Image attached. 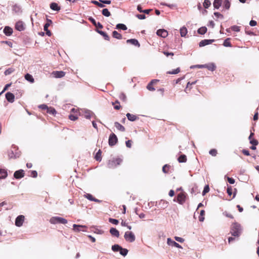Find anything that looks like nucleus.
I'll return each mask as SVG.
<instances>
[{
  "mask_svg": "<svg viewBox=\"0 0 259 259\" xmlns=\"http://www.w3.org/2000/svg\"><path fill=\"white\" fill-rule=\"evenodd\" d=\"M241 226L237 223L232 224L231 227V233L234 237H239L241 234Z\"/></svg>",
  "mask_w": 259,
  "mask_h": 259,
  "instance_id": "nucleus-1",
  "label": "nucleus"
},
{
  "mask_svg": "<svg viewBox=\"0 0 259 259\" xmlns=\"http://www.w3.org/2000/svg\"><path fill=\"white\" fill-rule=\"evenodd\" d=\"M122 160L119 158H113L110 159L108 162V166L110 168H113L119 165Z\"/></svg>",
  "mask_w": 259,
  "mask_h": 259,
  "instance_id": "nucleus-2",
  "label": "nucleus"
},
{
  "mask_svg": "<svg viewBox=\"0 0 259 259\" xmlns=\"http://www.w3.org/2000/svg\"><path fill=\"white\" fill-rule=\"evenodd\" d=\"M50 222L52 224H66L67 223V220L64 218L59 217H54L50 219Z\"/></svg>",
  "mask_w": 259,
  "mask_h": 259,
  "instance_id": "nucleus-3",
  "label": "nucleus"
},
{
  "mask_svg": "<svg viewBox=\"0 0 259 259\" xmlns=\"http://www.w3.org/2000/svg\"><path fill=\"white\" fill-rule=\"evenodd\" d=\"M186 194L184 192H181L178 194L177 197V201L180 204H183L186 201Z\"/></svg>",
  "mask_w": 259,
  "mask_h": 259,
  "instance_id": "nucleus-4",
  "label": "nucleus"
},
{
  "mask_svg": "<svg viewBox=\"0 0 259 259\" xmlns=\"http://www.w3.org/2000/svg\"><path fill=\"white\" fill-rule=\"evenodd\" d=\"M124 237L127 241L130 242H134L136 239L135 235L130 231H127L125 233Z\"/></svg>",
  "mask_w": 259,
  "mask_h": 259,
  "instance_id": "nucleus-5",
  "label": "nucleus"
},
{
  "mask_svg": "<svg viewBox=\"0 0 259 259\" xmlns=\"http://www.w3.org/2000/svg\"><path fill=\"white\" fill-rule=\"evenodd\" d=\"M117 141L118 139L114 133L111 134L108 140L109 145L110 146H114L117 143Z\"/></svg>",
  "mask_w": 259,
  "mask_h": 259,
  "instance_id": "nucleus-6",
  "label": "nucleus"
},
{
  "mask_svg": "<svg viewBox=\"0 0 259 259\" xmlns=\"http://www.w3.org/2000/svg\"><path fill=\"white\" fill-rule=\"evenodd\" d=\"M25 219V217L23 215L18 216L15 220V225L17 227H21L22 226Z\"/></svg>",
  "mask_w": 259,
  "mask_h": 259,
  "instance_id": "nucleus-7",
  "label": "nucleus"
},
{
  "mask_svg": "<svg viewBox=\"0 0 259 259\" xmlns=\"http://www.w3.org/2000/svg\"><path fill=\"white\" fill-rule=\"evenodd\" d=\"M52 74L55 78H62L65 75L66 73L63 71H54Z\"/></svg>",
  "mask_w": 259,
  "mask_h": 259,
  "instance_id": "nucleus-8",
  "label": "nucleus"
},
{
  "mask_svg": "<svg viewBox=\"0 0 259 259\" xmlns=\"http://www.w3.org/2000/svg\"><path fill=\"white\" fill-rule=\"evenodd\" d=\"M24 171L22 169H20L16 171L14 174V177L16 179H19L24 177Z\"/></svg>",
  "mask_w": 259,
  "mask_h": 259,
  "instance_id": "nucleus-9",
  "label": "nucleus"
},
{
  "mask_svg": "<svg viewBox=\"0 0 259 259\" xmlns=\"http://www.w3.org/2000/svg\"><path fill=\"white\" fill-rule=\"evenodd\" d=\"M71 112L74 113V114H70L69 116V118L73 121H75L78 118V112L75 108H72L71 110Z\"/></svg>",
  "mask_w": 259,
  "mask_h": 259,
  "instance_id": "nucleus-10",
  "label": "nucleus"
},
{
  "mask_svg": "<svg viewBox=\"0 0 259 259\" xmlns=\"http://www.w3.org/2000/svg\"><path fill=\"white\" fill-rule=\"evenodd\" d=\"M156 34L158 36H160L163 38H165L168 35V32L167 31V30L164 29H160L157 31Z\"/></svg>",
  "mask_w": 259,
  "mask_h": 259,
  "instance_id": "nucleus-11",
  "label": "nucleus"
},
{
  "mask_svg": "<svg viewBox=\"0 0 259 259\" xmlns=\"http://www.w3.org/2000/svg\"><path fill=\"white\" fill-rule=\"evenodd\" d=\"M159 81V80L153 79L151 80L147 85V89L150 91H154L155 89L153 88V85Z\"/></svg>",
  "mask_w": 259,
  "mask_h": 259,
  "instance_id": "nucleus-12",
  "label": "nucleus"
},
{
  "mask_svg": "<svg viewBox=\"0 0 259 259\" xmlns=\"http://www.w3.org/2000/svg\"><path fill=\"white\" fill-rule=\"evenodd\" d=\"M214 41V39H203L199 42V46L200 47H204L205 46L211 44Z\"/></svg>",
  "mask_w": 259,
  "mask_h": 259,
  "instance_id": "nucleus-13",
  "label": "nucleus"
},
{
  "mask_svg": "<svg viewBox=\"0 0 259 259\" xmlns=\"http://www.w3.org/2000/svg\"><path fill=\"white\" fill-rule=\"evenodd\" d=\"M6 98L9 102L13 103L14 101L15 96L12 93L8 92L6 94Z\"/></svg>",
  "mask_w": 259,
  "mask_h": 259,
  "instance_id": "nucleus-14",
  "label": "nucleus"
},
{
  "mask_svg": "<svg viewBox=\"0 0 259 259\" xmlns=\"http://www.w3.org/2000/svg\"><path fill=\"white\" fill-rule=\"evenodd\" d=\"M15 28L16 30L20 31L24 30L25 27L23 24V23L22 21L17 22L15 25Z\"/></svg>",
  "mask_w": 259,
  "mask_h": 259,
  "instance_id": "nucleus-15",
  "label": "nucleus"
},
{
  "mask_svg": "<svg viewBox=\"0 0 259 259\" xmlns=\"http://www.w3.org/2000/svg\"><path fill=\"white\" fill-rule=\"evenodd\" d=\"M126 43L131 44L134 45L135 46H137L138 47H140V44L138 40L135 38L127 39L126 40Z\"/></svg>",
  "mask_w": 259,
  "mask_h": 259,
  "instance_id": "nucleus-16",
  "label": "nucleus"
},
{
  "mask_svg": "<svg viewBox=\"0 0 259 259\" xmlns=\"http://www.w3.org/2000/svg\"><path fill=\"white\" fill-rule=\"evenodd\" d=\"M254 136V134L253 133H251L250 136H249V140L250 141V143L253 145H257L258 144L257 140L254 139L253 138Z\"/></svg>",
  "mask_w": 259,
  "mask_h": 259,
  "instance_id": "nucleus-17",
  "label": "nucleus"
},
{
  "mask_svg": "<svg viewBox=\"0 0 259 259\" xmlns=\"http://www.w3.org/2000/svg\"><path fill=\"white\" fill-rule=\"evenodd\" d=\"M167 242L169 245L174 246L177 248H182V246L179 244L172 240L170 238L167 239Z\"/></svg>",
  "mask_w": 259,
  "mask_h": 259,
  "instance_id": "nucleus-18",
  "label": "nucleus"
},
{
  "mask_svg": "<svg viewBox=\"0 0 259 259\" xmlns=\"http://www.w3.org/2000/svg\"><path fill=\"white\" fill-rule=\"evenodd\" d=\"M84 197L87 198L88 199L91 200V201H95V202H100L101 201L99 200V199H97L95 198H94L92 195L90 194H89V193H87L86 194H85L84 195Z\"/></svg>",
  "mask_w": 259,
  "mask_h": 259,
  "instance_id": "nucleus-19",
  "label": "nucleus"
},
{
  "mask_svg": "<svg viewBox=\"0 0 259 259\" xmlns=\"http://www.w3.org/2000/svg\"><path fill=\"white\" fill-rule=\"evenodd\" d=\"M4 32L7 36H10L13 33V29L9 26H6L4 29Z\"/></svg>",
  "mask_w": 259,
  "mask_h": 259,
  "instance_id": "nucleus-20",
  "label": "nucleus"
},
{
  "mask_svg": "<svg viewBox=\"0 0 259 259\" xmlns=\"http://www.w3.org/2000/svg\"><path fill=\"white\" fill-rule=\"evenodd\" d=\"M7 176V170L4 168H0V179H5Z\"/></svg>",
  "mask_w": 259,
  "mask_h": 259,
  "instance_id": "nucleus-21",
  "label": "nucleus"
},
{
  "mask_svg": "<svg viewBox=\"0 0 259 259\" xmlns=\"http://www.w3.org/2000/svg\"><path fill=\"white\" fill-rule=\"evenodd\" d=\"M126 115L127 119L129 120L132 121H134L139 119V117L138 116H137L136 115L132 114L129 113H127Z\"/></svg>",
  "mask_w": 259,
  "mask_h": 259,
  "instance_id": "nucleus-22",
  "label": "nucleus"
},
{
  "mask_svg": "<svg viewBox=\"0 0 259 259\" xmlns=\"http://www.w3.org/2000/svg\"><path fill=\"white\" fill-rule=\"evenodd\" d=\"M110 233L111 234L116 237H118L119 236V231L114 228H111L110 230Z\"/></svg>",
  "mask_w": 259,
  "mask_h": 259,
  "instance_id": "nucleus-23",
  "label": "nucleus"
},
{
  "mask_svg": "<svg viewBox=\"0 0 259 259\" xmlns=\"http://www.w3.org/2000/svg\"><path fill=\"white\" fill-rule=\"evenodd\" d=\"M73 229L75 231L79 232L80 231H84V230H82L81 228H86L87 227L85 226H82V225H78L76 224H74L73 226Z\"/></svg>",
  "mask_w": 259,
  "mask_h": 259,
  "instance_id": "nucleus-24",
  "label": "nucleus"
},
{
  "mask_svg": "<svg viewBox=\"0 0 259 259\" xmlns=\"http://www.w3.org/2000/svg\"><path fill=\"white\" fill-rule=\"evenodd\" d=\"M223 0H214L213 3V7L216 9H219L222 4Z\"/></svg>",
  "mask_w": 259,
  "mask_h": 259,
  "instance_id": "nucleus-25",
  "label": "nucleus"
},
{
  "mask_svg": "<svg viewBox=\"0 0 259 259\" xmlns=\"http://www.w3.org/2000/svg\"><path fill=\"white\" fill-rule=\"evenodd\" d=\"M204 68H207L209 70L213 71L215 69L216 66L214 63H212L208 64H205Z\"/></svg>",
  "mask_w": 259,
  "mask_h": 259,
  "instance_id": "nucleus-26",
  "label": "nucleus"
},
{
  "mask_svg": "<svg viewBox=\"0 0 259 259\" xmlns=\"http://www.w3.org/2000/svg\"><path fill=\"white\" fill-rule=\"evenodd\" d=\"M114 125L115 127L120 131L124 132L125 130V127L118 122H115Z\"/></svg>",
  "mask_w": 259,
  "mask_h": 259,
  "instance_id": "nucleus-27",
  "label": "nucleus"
},
{
  "mask_svg": "<svg viewBox=\"0 0 259 259\" xmlns=\"http://www.w3.org/2000/svg\"><path fill=\"white\" fill-rule=\"evenodd\" d=\"M50 8L52 10L54 11H57L60 10V7L58 6V5L56 3H52L50 4Z\"/></svg>",
  "mask_w": 259,
  "mask_h": 259,
  "instance_id": "nucleus-28",
  "label": "nucleus"
},
{
  "mask_svg": "<svg viewBox=\"0 0 259 259\" xmlns=\"http://www.w3.org/2000/svg\"><path fill=\"white\" fill-rule=\"evenodd\" d=\"M112 36L118 39H121L122 38V35L116 31H113L112 32Z\"/></svg>",
  "mask_w": 259,
  "mask_h": 259,
  "instance_id": "nucleus-29",
  "label": "nucleus"
},
{
  "mask_svg": "<svg viewBox=\"0 0 259 259\" xmlns=\"http://www.w3.org/2000/svg\"><path fill=\"white\" fill-rule=\"evenodd\" d=\"M25 78L27 81H29L31 83H33L34 82V79L33 78L32 76L30 74L27 73L25 75Z\"/></svg>",
  "mask_w": 259,
  "mask_h": 259,
  "instance_id": "nucleus-30",
  "label": "nucleus"
},
{
  "mask_svg": "<svg viewBox=\"0 0 259 259\" xmlns=\"http://www.w3.org/2000/svg\"><path fill=\"white\" fill-rule=\"evenodd\" d=\"M99 34H100L101 35H102L104 39L107 40H110V37L109 36H108V35L105 32L103 31H101V30H97V31Z\"/></svg>",
  "mask_w": 259,
  "mask_h": 259,
  "instance_id": "nucleus-31",
  "label": "nucleus"
},
{
  "mask_svg": "<svg viewBox=\"0 0 259 259\" xmlns=\"http://www.w3.org/2000/svg\"><path fill=\"white\" fill-rule=\"evenodd\" d=\"M187 157L185 155L183 154L179 156L178 159V160L179 162H186L187 161Z\"/></svg>",
  "mask_w": 259,
  "mask_h": 259,
  "instance_id": "nucleus-32",
  "label": "nucleus"
},
{
  "mask_svg": "<svg viewBox=\"0 0 259 259\" xmlns=\"http://www.w3.org/2000/svg\"><path fill=\"white\" fill-rule=\"evenodd\" d=\"M231 38H226L225 41H224L223 45L225 47H232L231 43L230 42Z\"/></svg>",
  "mask_w": 259,
  "mask_h": 259,
  "instance_id": "nucleus-33",
  "label": "nucleus"
},
{
  "mask_svg": "<svg viewBox=\"0 0 259 259\" xmlns=\"http://www.w3.org/2000/svg\"><path fill=\"white\" fill-rule=\"evenodd\" d=\"M112 105L114 106V108L116 110H119L121 108L120 103L118 100H116L115 102H112Z\"/></svg>",
  "mask_w": 259,
  "mask_h": 259,
  "instance_id": "nucleus-34",
  "label": "nucleus"
},
{
  "mask_svg": "<svg viewBox=\"0 0 259 259\" xmlns=\"http://www.w3.org/2000/svg\"><path fill=\"white\" fill-rule=\"evenodd\" d=\"M116 29H122L123 30H126L127 29V28L126 26V25H125L123 24H120V23L116 25Z\"/></svg>",
  "mask_w": 259,
  "mask_h": 259,
  "instance_id": "nucleus-35",
  "label": "nucleus"
},
{
  "mask_svg": "<svg viewBox=\"0 0 259 259\" xmlns=\"http://www.w3.org/2000/svg\"><path fill=\"white\" fill-rule=\"evenodd\" d=\"M187 33V29L186 27H183L180 29V34L182 37L185 36Z\"/></svg>",
  "mask_w": 259,
  "mask_h": 259,
  "instance_id": "nucleus-36",
  "label": "nucleus"
},
{
  "mask_svg": "<svg viewBox=\"0 0 259 259\" xmlns=\"http://www.w3.org/2000/svg\"><path fill=\"white\" fill-rule=\"evenodd\" d=\"M47 112L50 114L55 115L56 113V111L53 107H48Z\"/></svg>",
  "mask_w": 259,
  "mask_h": 259,
  "instance_id": "nucleus-37",
  "label": "nucleus"
},
{
  "mask_svg": "<svg viewBox=\"0 0 259 259\" xmlns=\"http://www.w3.org/2000/svg\"><path fill=\"white\" fill-rule=\"evenodd\" d=\"M223 6L226 9L229 10L231 6L230 2L229 0H225L223 3Z\"/></svg>",
  "mask_w": 259,
  "mask_h": 259,
  "instance_id": "nucleus-38",
  "label": "nucleus"
},
{
  "mask_svg": "<svg viewBox=\"0 0 259 259\" xmlns=\"http://www.w3.org/2000/svg\"><path fill=\"white\" fill-rule=\"evenodd\" d=\"M207 31V28L206 27H201L198 30V33L200 34H204Z\"/></svg>",
  "mask_w": 259,
  "mask_h": 259,
  "instance_id": "nucleus-39",
  "label": "nucleus"
},
{
  "mask_svg": "<svg viewBox=\"0 0 259 259\" xmlns=\"http://www.w3.org/2000/svg\"><path fill=\"white\" fill-rule=\"evenodd\" d=\"M205 211L204 210H201L200 212V215L199 216V221L200 222H203L204 220Z\"/></svg>",
  "mask_w": 259,
  "mask_h": 259,
  "instance_id": "nucleus-40",
  "label": "nucleus"
},
{
  "mask_svg": "<svg viewBox=\"0 0 259 259\" xmlns=\"http://www.w3.org/2000/svg\"><path fill=\"white\" fill-rule=\"evenodd\" d=\"M101 150H99L98 152L96 153L95 156V159L96 160L100 161L102 159V156H101Z\"/></svg>",
  "mask_w": 259,
  "mask_h": 259,
  "instance_id": "nucleus-41",
  "label": "nucleus"
},
{
  "mask_svg": "<svg viewBox=\"0 0 259 259\" xmlns=\"http://www.w3.org/2000/svg\"><path fill=\"white\" fill-rule=\"evenodd\" d=\"M52 23V21L51 20L47 19V23L44 25V30H49L48 27Z\"/></svg>",
  "mask_w": 259,
  "mask_h": 259,
  "instance_id": "nucleus-42",
  "label": "nucleus"
},
{
  "mask_svg": "<svg viewBox=\"0 0 259 259\" xmlns=\"http://www.w3.org/2000/svg\"><path fill=\"white\" fill-rule=\"evenodd\" d=\"M211 5V2L209 0H204L203 3V6L205 9H208Z\"/></svg>",
  "mask_w": 259,
  "mask_h": 259,
  "instance_id": "nucleus-43",
  "label": "nucleus"
},
{
  "mask_svg": "<svg viewBox=\"0 0 259 259\" xmlns=\"http://www.w3.org/2000/svg\"><path fill=\"white\" fill-rule=\"evenodd\" d=\"M180 72V69L179 67H178L177 69L173 70L172 71H167V74H176L179 73Z\"/></svg>",
  "mask_w": 259,
  "mask_h": 259,
  "instance_id": "nucleus-44",
  "label": "nucleus"
},
{
  "mask_svg": "<svg viewBox=\"0 0 259 259\" xmlns=\"http://www.w3.org/2000/svg\"><path fill=\"white\" fill-rule=\"evenodd\" d=\"M102 14L106 17H109L111 15L110 12L107 9H104L102 11Z\"/></svg>",
  "mask_w": 259,
  "mask_h": 259,
  "instance_id": "nucleus-45",
  "label": "nucleus"
},
{
  "mask_svg": "<svg viewBox=\"0 0 259 259\" xmlns=\"http://www.w3.org/2000/svg\"><path fill=\"white\" fill-rule=\"evenodd\" d=\"M170 168V165L168 164H165L162 167V171L164 173H168Z\"/></svg>",
  "mask_w": 259,
  "mask_h": 259,
  "instance_id": "nucleus-46",
  "label": "nucleus"
},
{
  "mask_svg": "<svg viewBox=\"0 0 259 259\" xmlns=\"http://www.w3.org/2000/svg\"><path fill=\"white\" fill-rule=\"evenodd\" d=\"M121 246L118 244H115L112 246V249L114 252H117L120 250Z\"/></svg>",
  "mask_w": 259,
  "mask_h": 259,
  "instance_id": "nucleus-47",
  "label": "nucleus"
},
{
  "mask_svg": "<svg viewBox=\"0 0 259 259\" xmlns=\"http://www.w3.org/2000/svg\"><path fill=\"white\" fill-rule=\"evenodd\" d=\"M15 69L13 68H9L5 71L4 73L5 75H8L13 73Z\"/></svg>",
  "mask_w": 259,
  "mask_h": 259,
  "instance_id": "nucleus-48",
  "label": "nucleus"
},
{
  "mask_svg": "<svg viewBox=\"0 0 259 259\" xmlns=\"http://www.w3.org/2000/svg\"><path fill=\"white\" fill-rule=\"evenodd\" d=\"M91 3L100 8H103L105 7V6L102 3H99V2L96 1H92Z\"/></svg>",
  "mask_w": 259,
  "mask_h": 259,
  "instance_id": "nucleus-49",
  "label": "nucleus"
},
{
  "mask_svg": "<svg viewBox=\"0 0 259 259\" xmlns=\"http://www.w3.org/2000/svg\"><path fill=\"white\" fill-rule=\"evenodd\" d=\"M119 251H120V253L121 255H122L123 256H125L127 254V252H128V250L127 249H125V248H122L121 247Z\"/></svg>",
  "mask_w": 259,
  "mask_h": 259,
  "instance_id": "nucleus-50",
  "label": "nucleus"
},
{
  "mask_svg": "<svg viewBox=\"0 0 259 259\" xmlns=\"http://www.w3.org/2000/svg\"><path fill=\"white\" fill-rule=\"evenodd\" d=\"M209 153L212 156H215L218 154V151L215 149H212L209 150Z\"/></svg>",
  "mask_w": 259,
  "mask_h": 259,
  "instance_id": "nucleus-51",
  "label": "nucleus"
},
{
  "mask_svg": "<svg viewBox=\"0 0 259 259\" xmlns=\"http://www.w3.org/2000/svg\"><path fill=\"white\" fill-rule=\"evenodd\" d=\"M209 191V187L208 185H206L202 191V195H205L207 193H208Z\"/></svg>",
  "mask_w": 259,
  "mask_h": 259,
  "instance_id": "nucleus-52",
  "label": "nucleus"
},
{
  "mask_svg": "<svg viewBox=\"0 0 259 259\" xmlns=\"http://www.w3.org/2000/svg\"><path fill=\"white\" fill-rule=\"evenodd\" d=\"M109 221L110 223L114 224V225H117L119 223L118 221L116 219L110 218L109 219Z\"/></svg>",
  "mask_w": 259,
  "mask_h": 259,
  "instance_id": "nucleus-53",
  "label": "nucleus"
},
{
  "mask_svg": "<svg viewBox=\"0 0 259 259\" xmlns=\"http://www.w3.org/2000/svg\"><path fill=\"white\" fill-rule=\"evenodd\" d=\"M214 15L218 18L223 19L224 18V16L219 12H214Z\"/></svg>",
  "mask_w": 259,
  "mask_h": 259,
  "instance_id": "nucleus-54",
  "label": "nucleus"
},
{
  "mask_svg": "<svg viewBox=\"0 0 259 259\" xmlns=\"http://www.w3.org/2000/svg\"><path fill=\"white\" fill-rule=\"evenodd\" d=\"M223 214L224 215H225L226 217H228L229 218H230V219H234L233 215L232 214L227 212V211L224 212H223Z\"/></svg>",
  "mask_w": 259,
  "mask_h": 259,
  "instance_id": "nucleus-55",
  "label": "nucleus"
},
{
  "mask_svg": "<svg viewBox=\"0 0 259 259\" xmlns=\"http://www.w3.org/2000/svg\"><path fill=\"white\" fill-rule=\"evenodd\" d=\"M231 29L233 31L238 32L240 31V27L236 25H234L231 27Z\"/></svg>",
  "mask_w": 259,
  "mask_h": 259,
  "instance_id": "nucleus-56",
  "label": "nucleus"
},
{
  "mask_svg": "<svg viewBox=\"0 0 259 259\" xmlns=\"http://www.w3.org/2000/svg\"><path fill=\"white\" fill-rule=\"evenodd\" d=\"M227 192L228 194L231 196L232 194V188L231 186H228L227 188Z\"/></svg>",
  "mask_w": 259,
  "mask_h": 259,
  "instance_id": "nucleus-57",
  "label": "nucleus"
},
{
  "mask_svg": "<svg viewBox=\"0 0 259 259\" xmlns=\"http://www.w3.org/2000/svg\"><path fill=\"white\" fill-rule=\"evenodd\" d=\"M126 96L125 94H124L123 93H121L119 95V99L120 100H121L122 101H126Z\"/></svg>",
  "mask_w": 259,
  "mask_h": 259,
  "instance_id": "nucleus-58",
  "label": "nucleus"
},
{
  "mask_svg": "<svg viewBox=\"0 0 259 259\" xmlns=\"http://www.w3.org/2000/svg\"><path fill=\"white\" fill-rule=\"evenodd\" d=\"M136 17L141 20L145 19L146 18L145 15L144 14H137L136 15Z\"/></svg>",
  "mask_w": 259,
  "mask_h": 259,
  "instance_id": "nucleus-59",
  "label": "nucleus"
},
{
  "mask_svg": "<svg viewBox=\"0 0 259 259\" xmlns=\"http://www.w3.org/2000/svg\"><path fill=\"white\" fill-rule=\"evenodd\" d=\"M89 20L95 26L96 25V24L97 23L96 21V20L92 18V17H90L89 18Z\"/></svg>",
  "mask_w": 259,
  "mask_h": 259,
  "instance_id": "nucleus-60",
  "label": "nucleus"
},
{
  "mask_svg": "<svg viewBox=\"0 0 259 259\" xmlns=\"http://www.w3.org/2000/svg\"><path fill=\"white\" fill-rule=\"evenodd\" d=\"M30 176L33 178H36L37 176V172L35 170L31 171Z\"/></svg>",
  "mask_w": 259,
  "mask_h": 259,
  "instance_id": "nucleus-61",
  "label": "nucleus"
},
{
  "mask_svg": "<svg viewBox=\"0 0 259 259\" xmlns=\"http://www.w3.org/2000/svg\"><path fill=\"white\" fill-rule=\"evenodd\" d=\"M99 2L102 3L103 4H110L111 1L110 0H99Z\"/></svg>",
  "mask_w": 259,
  "mask_h": 259,
  "instance_id": "nucleus-62",
  "label": "nucleus"
},
{
  "mask_svg": "<svg viewBox=\"0 0 259 259\" xmlns=\"http://www.w3.org/2000/svg\"><path fill=\"white\" fill-rule=\"evenodd\" d=\"M227 180L230 184H233L235 183V180L232 178L228 177Z\"/></svg>",
  "mask_w": 259,
  "mask_h": 259,
  "instance_id": "nucleus-63",
  "label": "nucleus"
},
{
  "mask_svg": "<svg viewBox=\"0 0 259 259\" xmlns=\"http://www.w3.org/2000/svg\"><path fill=\"white\" fill-rule=\"evenodd\" d=\"M175 239H176V240L181 243H182L184 241V239L181 237H175Z\"/></svg>",
  "mask_w": 259,
  "mask_h": 259,
  "instance_id": "nucleus-64",
  "label": "nucleus"
}]
</instances>
